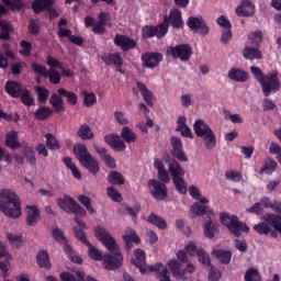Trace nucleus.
Instances as JSON below:
<instances>
[{
    "instance_id": "nucleus-1",
    "label": "nucleus",
    "mask_w": 281,
    "mask_h": 281,
    "mask_svg": "<svg viewBox=\"0 0 281 281\" xmlns=\"http://www.w3.org/2000/svg\"><path fill=\"white\" fill-rule=\"evenodd\" d=\"M0 212L8 218H21V198L12 189H0Z\"/></svg>"
},
{
    "instance_id": "nucleus-2",
    "label": "nucleus",
    "mask_w": 281,
    "mask_h": 281,
    "mask_svg": "<svg viewBox=\"0 0 281 281\" xmlns=\"http://www.w3.org/2000/svg\"><path fill=\"white\" fill-rule=\"evenodd\" d=\"M250 71L255 78L261 85V91L266 98H269L271 93H278L281 89L280 78H278V70H273L270 74H265L258 66H251Z\"/></svg>"
},
{
    "instance_id": "nucleus-3",
    "label": "nucleus",
    "mask_w": 281,
    "mask_h": 281,
    "mask_svg": "<svg viewBox=\"0 0 281 281\" xmlns=\"http://www.w3.org/2000/svg\"><path fill=\"white\" fill-rule=\"evenodd\" d=\"M191 218H196V216H204V236L206 238H214L218 234V223L212 221L214 216V211L207 205H201L199 202H195L191 206Z\"/></svg>"
},
{
    "instance_id": "nucleus-4",
    "label": "nucleus",
    "mask_w": 281,
    "mask_h": 281,
    "mask_svg": "<svg viewBox=\"0 0 281 281\" xmlns=\"http://www.w3.org/2000/svg\"><path fill=\"white\" fill-rule=\"evenodd\" d=\"M56 203L67 214H75V223H77L78 229H87V224L80 220L87 216V211L74 198L64 195V198H58Z\"/></svg>"
},
{
    "instance_id": "nucleus-5",
    "label": "nucleus",
    "mask_w": 281,
    "mask_h": 281,
    "mask_svg": "<svg viewBox=\"0 0 281 281\" xmlns=\"http://www.w3.org/2000/svg\"><path fill=\"white\" fill-rule=\"evenodd\" d=\"M193 131L196 137L203 138L204 146L207 150H214L216 148V134H214V131H212V127L205 121L202 119L195 120Z\"/></svg>"
},
{
    "instance_id": "nucleus-6",
    "label": "nucleus",
    "mask_w": 281,
    "mask_h": 281,
    "mask_svg": "<svg viewBox=\"0 0 281 281\" xmlns=\"http://www.w3.org/2000/svg\"><path fill=\"white\" fill-rule=\"evenodd\" d=\"M169 173L172 177V183L179 192V194H187L188 193V184L183 177H186V169L181 167V164L177 160H171L168 165Z\"/></svg>"
},
{
    "instance_id": "nucleus-7",
    "label": "nucleus",
    "mask_w": 281,
    "mask_h": 281,
    "mask_svg": "<svg viewBox=\"0 0 281 281\" xmlns=\"http://www.w3.org/2000/svg\"><path fill=\"white\" fill-rule=\"evenodd\" d=\"M220 220L222 225H225L227 227L228 232L235 236V238H240L241 234L240 232H245L246 234H249V226L245 222L238 221V216L236 215H229L227 213H221Z\"/></svg>"
},
{
    "instance_id": "nucleus-8",
    "label": "nucleus",
    "mask_w": 281,
    "mask_h": 281,
    "mask_svg": "<svg viewBox=\"0 0 281 281\" xmlns=\"http://www.w3.org/2000/svg\"><path fill=\"white\" fill-rule=\"evenodd\" d=\"M165 27V32L168 34L170 26L173 30H183L186 27V22L183 21V14L179 9H172L168 15L164 16L162 22L160 23Z\"/></svg>"
},
{
    "instance_id": "nucleus-9",
    "label": "nucleus",
    "mask_w": 281,
    "mask_h": 281,
    "mask_svg": "<svg viewBox=\"0 0 281 281\" xmlns=\"http://www.w3.org/2000/svg\"><path fill=\"white\" fill-rule=\"evenodd\" d=\"M167 56L173 58V60H181L188 63L192 58V46L190 44H178L176 46H169L166 50Z\"/></svg>"
},
{
    "instance_id": "nucleus-10",
    "label": "nucleus",
    "mask_w": 281,
    "mask_h": 281,
    "mask_svg": "<svg viewBox=\"0 0 281 281\" xmlns=\"http://www.w3.org/2000/svg\"><path fill=\"white\" fill-rule=\"evenodd\" d=\"M94 236L109 251H117L120 249L117 241H115V238H113L106 228L102 226L94 227Z\"/></svg>"
},
{
    "instance_id": "nucleus-11",
    "label": "nucleus",
    "mask_w": 281,
    "mask_h": 281,
    "mask_svg": "<svg viewBox=\"0 0 281 281\" xmlns=\"http://www.w3.org/2000/svg\"><path fill=\"white\" fill-rule=\"evenodd\" d=\"M187 26L192 32H195V34H200V36H207V34H210V26H207L203 16H189Z\"/></svg>"
},
{
    "instance_id": "nucleus-12",
    "label": "nucleus",
    "mask_w": 281,
    "mask_h": 281,
    "mask_svg": "<svg viewBox=\"0 0 281 281\" xmlns=\"http://www.w3.org/2000/svg\"><path fill=\"white\" fill-rule=\"evenodd\" d=\"M149 192L156 201H165L168 198V187L161 181L156 179H150L147 182Z\"/></svg>"
},
{
    "instance_id": "nucleus-13",
    "label": "nucleus",
    "mask_w": 281,
    "mask_h": 281,
    "mask_svg": "<svg viewBox=\"0 0 281 281\" xmlns=\"http://www.w3.org/2000/svg\"><path fill=\"white\" fill-rule=\"evenodd\" d=\"M166 29L160 24L155 25H145L142 29V37L143 38H166Z\"/></svg>"
},
{
    "instance_id": "nucleus-14",
    "label": "nucleus",
    "mask_w": 281,
    "mask_h": 281,
    "mask_svg": "<svg viewBox=\"0 0 281 281\" xmlns=\"http://www.w3.org/2000/svg\"><path fill=\"white\" fill-rule=\"evenodd\" d=\"M134 256L135 259H132V265H134V267L139 270L142 276H146V273L150 271L151 267L146 265V251L138 248L134 251Z\"/></svg>"
},
{
    "instance_id": "nucleus-15",
    "label": "nucleus",
    "mask_w": 281,
    "mask_h": 281,
    "mask_svg": "<svg viewBox=\"0 0 281 281\" xmlns=\"http://www.w3.org/2000/svg\"><path fill=\"white\" fill-rule=\"evenodd\" d=\"M170 144L172 147L171 155L178 161H188V156L186 155V151H183V142L178 136H172L170 138Z\"/></svg>"
},
{
    "instance_id": "nucleus-16",
    "label": "nucleus",
    "mask_w": 281,
    "mask_h": 281,
    "mask_svg": "<svg viewBox=\"0 0 281 281\" xmlns=\"http://www.w3.org/2000/svg\"><path fill=\"white\" fill-rule=\"evenodd\" d=\"M164 60V54L161 53H145L142 55V63L147 69H155L159 67V63Z\"/></svg>"
},
{
    "instance_id": "nucleus-17",
    "label": "nucleus",
    "mask_w": 281,
    "mask_h": 281,
    "mask_svg": "<svg viewBox=\"0 0 281 281\" xmlns=\"http://www.w3.org/2000/svg\"><path fill=\"white\" fill-rule=\"evenodd\" d=\"M114 45L121 47L122 52H131V49L137 47V42L128 37V35L116 34L114 36Z\"/></svg>"
},
{
    "instance_id": "nucleus-18",
    "label": "nucleus",
    "mask_w": 281,
    "mask_h": 281,
    "mask_svg": "<svg viewBox=\"0 0 281 281\" xmlns=\"http://www.w3.org/2000/svg\"><path fill=\"white\" fill-rule=\"evenodd\" d=\"M59 278L61 281H98V279L87 276V273H85L82 270H77L75 276L71 272H61Z\"/></svg>"
},
{
    "instance_id": "nucleus-19",
    "label": "nucleus",
    "mask_w": 281,
    "mask_h": 281,
    "mask_svg": "<svg viewBox=\"0 0 281 281\" xmlns=\"http://www.w3.org/2000/svg\"><path fill=\"white\" fill-rule=\"evenodd\" d=\"M104 142L108 146L113 148L115 150V153H122V151L126 150V143H124V140H122L120 135L108 134L104 136Z\"/></svg>"
},
{
    "instance_id": "nucleus-20",
    "label": "nucleus",
    "mask_w": 281,
    "mask_h": 281,
    "mask_svg": "<svg viewBox=\"0 0 281 281\" xmlns=\"http://www.w3.org/2000/svg\"><path fill=\"white\" fill-rule=\"evenodd\" d=\"M237 16H254L256 14V5L251 0H243L235 9Z\"/></svg>"
},
{
    "instance_id": "nucleus-21",
    "label": "nucleus",
    "mask_w": 281,
    "mask_h": 281,
    "mask_svg": "<svg viewBox=\"0 0 281 281\" xmlns=\"http://www.w3.org/2000/svg\"><path fill=\"white\" fill-rule=\"evenodd\" d=\"M124 257L121 252H115L114 255H104L103 262L110 271L113 269H120L122 267V262Z\"/></svg>"
},
{
    "instance_id": "nucleus-22",
    "label": "nucleus",
    "mask_w": 281,
    "mask_h": 281,
    "mask_svg": "<svg viewBox=\"0 0 281 281\" xmlns=\"http://www.w3.org/2000/svg\"><path fill=\"white\" fill-rule=\"evenodd\" d=\"M41 221V211L36 205H26V225L29 227H36Z\"/></svg>"
},
{
    "instance_id": "nucleus-23",
    "label": "nucleus",
    "mask_w": 281,
    "mask_h": 281,
    "mask_svg": "<svg viewBox=\"0 0 281 281\" xmlns=\"http://www.w3.org/2000/svg\"><path fill=\"white\" fill-rule=\"evenodd\" d=\"M101 60L108 67H111L112 65L114 67H122L124 65V59L122 58V54L120 53H103L101 55Z\"/></svg>"
},
{
    "instance_id": "nucleus-24",
    "label": "nucleus",
    "mask_w": 281,
    "mask_h": 281,
    "mask_svg": "<svg viewBox=\"0 0 281 281\" xmlns=\"http://www.w3.org/2000/svg\"><path fill=\"white\" fill-rule=\"evenodd\" d=\"M9 260L10 254L5 248V244L0 241V271H2L4 280H8V271H10V268H8Z\"/></svg>"
},
{
    "instance_id": "nucleus-25",
    "label": "nucleus",
    "mask_w": 281,
    "mask_h": 281,
    "mask_svg": "<svg viewBox=\"0 0 281 281\" xmlns=\"http://www.w3.org/2000/svg\"><path fill=\"white\" fill-rule=\"evenodd\" d=\"M80 165L94 177L100 172V161H98L91 154L86 159L81 160Z\"/></svg>"
},
{
    "instance_id": "nucleus-26",
    "label": "nucleus",
    "mask_w": 281,
    "mask_h": 281,
    "mask_svg": "<svg viewBox=\"0 0 281 281\" xmlns=\"http://www.w3.org/2000/svg\"><path fill=\"white\" fill-rule=\"evenodd\" d=\"M228 78L229 80H234V82H247L249 80V72L241 68H231L228 70Z\"/></svg>"
},
{
    "instance_id": "nucleus-27",
    "label": "nucleus",
    "mask_w": 281,
    "mask_h": 281,
    "mask_svg": "<svg viewBox=\"0 0 281 281\" xmlns=\"http://www.w3.org/2000/svg\"><path fill=\"white\" fill-rule=\"evenodd\" d=\"M49 8H54V0H34L32 2V10L34 14H41V12H47Z\"/></svg>"
},
{
    "instance_id": "nucleus-28",
    "label": "nucleus",
    "mask_w": 281,
    "mask_h": 281,
    "mask_svg": "<svg viewBox=\"0 0 281 281\" xmlns=\"http://www.w3.org/2000/svg\"><path fill=\"white\" fill-rule=\"evenodd\" d=\"M5 92L11 98H20L21 93L23 92V86H21V83L18 81L8 80L5 82Z\"/></svg>"
},
{
    "instance_id": "nucleus-29",
    "label": "nucleus",
    "mask_w": 281,
    "mask_h": 281,
    "mask_svg": "<svg viewBox=\"0 0 281 281\" xmlns=\"http://www.w3.org/2000/svg\"><path fill=\"white\" fill-rule=\"evenodd\" d=\"M186 122H188L186 116H179L178 117V126H177L176 131L178 133H180V135L182 137H188L189 139H194V134H192V130L190 127H188V125H186Z\"/></svg>"
},
{
    "instance_id": "nucleus-30",
    "label": "nucleus",
    "mask_w": 281,
    "mask_h": 281,
    "mask_svg": "<svg viewBox=\"0 0 281 281\" xmlns=\"http://www.w3.org/2000/svg\"><path fill=\"white\" fill-rule=\"evenodd\" d=\"M136 87L138 91H140L143 100H145L147 106H153L155 104V102H153V91H150L148 87H146V85H144L142 81H137Z\"/></svg>"
},
{
    "instance_id": "nucleus-31",
    "label": "nucleus",
    "mask_w": 281,
    "mask_h": 281,
    "mask_svg": "<svg viewBox=\"0 0 281 281\" xmlns=\"http://www.w3.org/2000/svg\"><path fill=\"white\" fill-rule=\"evenodd\" d=\"M4 144L8 148L16 150L21 148V143L19 142V133L16 131H11L7 133Z\"/></svg>"
},
{
    "instance_id": "nucleus-32",
    "label": "nucleus",
    "mask_w": 281,
    "mask_h": 281,
    "mask_svg": "<svg viewBox=\"0 0 281 281\" xmlns=\"http://www.w3.org/2000/svg\"><path fill=\"white\" fill-rule=\"evenodd\" d=\"M243 56L246 60H262V52L251 46H245Z\"/></svg>"
},
{
    "instance_id": "nucleus-33",
    "label": "nucleus",
    "mask_w": 281,
    "mask_h": 281,
    "mask_svg": "<svg viewBox=\"0 0 281 281\" xmlns=\"http://www.w3.org/2000/svg\"><path fill=\"white\" fill-rule=\"evenodd\" d=\"M49 104L53 106L54 113H63V111H65V101L63 100V97L56 93L50 95Z\"/></svg>"
},
{
    "instance_id": "nucleus-34",
    "label": "nucleus",
    "mask_w": 281,
    "mask_h": 281,
    "mask_svg": "<svg viewBox=\"0 0 281 281\" xmlns=\"http://www.w3.org/2000/svg\"><path fill=\"white\" fill-rule=\"evenodd\" d=\"M57 93L61 98H66L68 104H71V106H76V104H78V94H76V92L68 91L65 88H59L57 89Z\"/></svg>"
},
{
    "instance_id": "nucleus-35",
    "label": "nucleus",
    "mask_w": 281,
    "mask_h": 281,
    "mask_svg": "<svg viewBox=\"0 0 281 281\" xmlns=\"http://www.w3.org/2000/svg\"><path fill=\"white\" fill-rule=\"evenodd\" d=\"M63 164H65L66 168H68V170L71 171L72 177L75 179H77L78 181H80V179H82V172H80V169H78L76 164H74V161L71 160V157H69V156L64 157Z\"/></svg>"
},
{
    "instance_id": "nucleus-36",
    "label": "nucleus",
    "mask_w": 281,
    "mask_h": 281,
    "mask_svg": "<svg viewBox=\"0 0 281 281\" xmlns=\"http://www.w3.org/2000/svg\"><path fill=\"white\" fill-rule=\"evenodd\" d=\"M212 254L222 265H229L232 262V251L229 250L217 249L213 250Z\"/></svg>"
},
{
    "instance_id": "nucleus-37",
    "label": "nucleus",
    "mask_w": 281,
    "mask_h": 281,
    "mask_svg": "<svg viewBox=\"0 0 281 281\" xmlns=\"http://www.w3.org/2000/svg\"><path fill=\"white\" fill-rule=\"evenodd\" d=\"M74 154L76 155L79 164L83 161V159L90 157L91 153H89V149H87V145L85 144H76L74 146Z\"/></svg>"
},
{
    "instance_id": "nucleus-38",
    "label": "nucleus",
    "mask_w": 281,
    "mask_h": 281,
    "mask_svg": "<svg viewBox=\"0 0 281 281\" xmlns=\"http://www.w3.org/2000/svg\"><path fill=\"white\" fill-rule=\"evenodd\" d=\"M36 260L41 269H52V261H49V254L47 250H41L36 256Z\"/></svg>"
},
{
    "instance_id": "nucleus-39",
    "label": "nucleus",
    "mask_w": 281,
    "mask_h": 281,
    "mask_svg": "<svg viewBox=\"0 0 281 281\" xmlns=\"http://www.w3.org/2000/svg\"><path fill=\"white\" fill-rule=\"evenodd\" d=\"M146 221L147 223H150V225L158 227V229H166V227H168V223H166V220L155 213H150Z\"/></svg>"
},
{
    "instance_id": "nucleus-40",
    "label": "nucleus",
    "mask_w": 281,
    "mask_h": 281,
    "mask_svg": "<svg viewBox=\"0 0 281 281\" xmlns=\"http://www.w3.org/2000/svg\"><path fill=\"white\" fill-rule=\"evenodd\" d=\"M35 120H38L40 122H45V120H49L52 115H54V110L49 106H41L37 109L34 113Z\"/></svg>"
},
{
    "instance_id": "nucleus-41",
    "label": "nucleus",
    "mask_w": 281,
    "mask_h": 281,
    "mask_svg": "<svg viewBox=\"0 0 281 281\" xmlns=\"http://www.w3.org/2000/svg\"><path fill=\"white\" fill-rule=\"evenodd\" d=\"M168 267L175 278H186V271L181 269V262L177 259L168 261Z\"/></svg>"
},
{
    "instance_id": "nucleus-42",
    "label": "nucleus",
    "mask_w": 281,
    "mask_h": 281,
    "mask_svg": "<svg viewBox=\"0 0 281 281\" xmlns=\"http://www.w3.org/2000/svg\"><path fill=\"white\" fill-rule=\"evenodd\" d=\"M77 135L83 142L89 140V139H93L95 137V134H93V131L87 124H82V125L79 126Z\"/></svg>"
},
{
    "instance_id": "nucleus-43",
    "label": "nucleus",
    "mask_w": 281,
    "mask_h": 281,
    "mask_svg": "<svg viewBox=\"0 0 281 281\" xmlns=\"http://www.w3.org/2000/svg\"><path fill=\"white\" fill-rule=\"evenodd\" d=\"M278 168V162L272 158L268 157L265 159L263 166L260 169V175H273Z\"/></svg>"
},
{
    "instance_id": "nucleus-44",
    "label": "nucleus",
    "mask_w": 281,
    "mask_h": 281,
    "mask_svg": "<svg viewBox=\"0 0 281 281\" xmlns=\"http://www.w3.org/2000/svg\"><path fill=\"white\" fill-rule=\"evenodd\" d=\"M121 138L123 142H126V144H135V142H137V134H135L131 127L124 126L121 131Z\"/></svg>"
},
{
    "instance_id": "nucleus-45",
    "label": "nucleus",
    "mask_w": 281,
    "mask_h": 281,
    "mask_svg": "<svg viewBox=\"0 0 281 281\" xmlns=\"http://www.w3.org/2000/svg\"><path fill=\"white\" fill-rule=\"evenodd\" d=\"M108 181L111 183V186H124L125 180H124V176H122V173H120V171H110V173L108 175Z\"/></svg>"
},
{
    "instance_id": "nucleus-46",
    "label": "nucleus",
    "mask_w": 281,
    "mask_h": 281,
    "mask_svg": "<svg viewBox=\"0 0 281 281\" xmlns=\"http://www.w3.org/2000/svg\"><path fill=\"white\" fill-rule=\"evenodd\" d=\"M46 146L49 150H60V143L53 134H45Z\"/></svg>"
},
{
    "instance_id": "nucleus-47",
    "label": "nucleus",
    "mask_w": 281,
    "mask_h": 281,
    "mask_svg": "<svg viewBox=\"0 0 281 281\" xmlns=\"http://www.w3.org/2000/svg\"><path fill=\"white\" fill-rule=\"evenodd\" d=\"M19 98L24 106H34L35 104L34 99L32 98V92L25 88L22 90Z\"/></svg>"
},
{
    "instance_id": "nucleus-48",
    "label": "nucleus",
    "mask_w": 281,
    "mask_h": 281,
    "mask_svg": "<svg viewBox=\"0 0 281 281\" xmlns=\"http://www.w3.org/2000/svg\"><path fill=\"white\" fill-rule=\"evenodd\" d=\"M35 92L37 93V102L45 104L49 99V90L43 87H36Z\"/></svg>"
},
{
    "instance_id": "nucleus-49",
    "label": "nucleus",
    "mask_w": 281,
    "mask_h": 281,
    "mask_svg": "<svg viewBox=\"0 0 281 281\" xmlns=\"http://www.w3.org/2000/svg\"><path fill=\"white\" fill-rule=\"evenodd\" d=\"M72 232L75 234V237L77 238V240H79V243H82V245H91V241H89L87 239V233H85V229L82 228H78V226H75L72 228Z\"/></svg>"
},
{
    "instance_id": "nucleus-50",
    "label": "nucleus",
    "mask_w": 281,
    "mask_h": 281,
    "mask_svg": "<svg viewBox=\"0 0 281 281\" xmlns=\"http://www.w3.org/2000/svg\"><path fill=\"white\" fill-rule=\"evenodd\" d=\"M88 249V256L91 258V260H95L97 262H100V260H104V256L102 255V251L94 248L91 243L90 245H87Z\"/></svg>"
},
{
    "instance_id": "nucleus-51",
    "label": "nucleus",
    "mask_w": 281,
    "mask_h": 281,
    "mask_svg": "<svg viewBox=\"0 0 281 281\" xmlns=\"http://www.w3.org/2000/svg\"><path fill=\"white\" fill-rule=\"evenodd\" d=\"M245 281H262V277L260 276V272L256 268H250L246 271Z\"/></svg>"
},
{
    "instance_id": "nucleus-52",
    "label": "nucleus",
    "mask_w": 281,
    "mask_h": 281,
    "mask_svg": "<svg viewBox=\"0 0 281 281\" xmlns=\"http://www.w3.org/2000/svg\"><path fill=\"white\" fill-rule=\"evenodd\" d=\"M20 54L24 56V58H30L32 56V44L29 41L22 40L20 42Z\"/></svg>"
},
{
    "instance_id": "nucleus-53",
    "label": "nucleus",
    "mask_w": 281,
    "mask_h": 281,
    "mask_svg": "<svg viewBox=\"0 0 281 281\" xmlns=\"http://www.w3.org/2000/svg\"><path fill=\"white\" fill-rule=\"evenodd\" d=\"M4 5H8L13 12L23 10V0H1Z\"/></svg>"
},
{
    "instance_id": "nucleus-54",
    "label": "nucleus",
    "mask_w": 281,
    "mask_h": 281,
    "mask_svg": "<svg viewBox=\"0 0 281 281\" xmlns=\"http://www.w3.org/2000/svg\"><path fill=\"white\" fill-rule=\"evenodd\" d=\"M78 201L81 205H85L89 214H95V209L91 206V198L81 194L78 196Z\"/></svg>"
},
{
    "instance_id": "nucleus-55",
    "label": "nucleus",
    "mask_w": 281,
    "mask_h": 281,
    "mask_svg": "<svg viewBox=\"0 0 281 281\" xmlns=\"http://www.w3.org/2000/svg\"><path fill=\"white\" fill-rule=\"evenodd\" d=\"M83 105L89 108V106H93V104H95V102H98V98L95 97V93L93 92H87L83 91Z\"/></svg>"
},
{
    "instance_id": "nucleus-56",
    "label": "nucleus",
    "mask_w": 281,
    "mask_h": 281,
    "mask_svg": "<svg viewBox=\"0 0 281 281\" xmlns=\"http://www.w3.org/2000/svg\"><path fill=\"white\" fill-rule=\"evenodd\" d=\"M29 34H31V36H38V34H41V22H38V20H30Z\"/></svg>"
},
{
    "instance_id": "nucleus-57",
    "label": "nucleus",
    "mask_w": 281,
    "mask_h": 281,
    "mask_svg": "<svg viewBox=\"0 0 281 281\" xmlns=\"http://www.w3.org/2000/svg\"><path fill=\"white\" fill-rule=\"evenodd\" d=\"M46 78H48L50 85H59L60 83V72L56 69L50 68L46 74Z\"/></svg>"
},
{
    "instance_id": "nucleus-58",
    "label": "nucleus",
    "mask_w": 281,
    "mask_h": 281,
    "mask_svg": "<svg viewBox=\"0 0 281 281\" xmlns=\"http://www.w3.org/2000/svg\"><path fill=\"white\" fill-rule=\"evenodd\" d=\"M108 196L115 203H122V193L114 187H109L106 190Z\"/></svg>"
},
{
    "instance_id": "nucleus-59",
    "label": "nucleus",
    "mask_w": 281,
    "mask_h": 281,
    "mask_svg": "<svg viewBox=\"0 0 281 281\" xmlns=\"http://www.w3.org/2000/svg\"><path fill=\"white\" fill-rule=\"evenodd\" d=\"M23 155L26 161L31 164V166L36 165V154L34 153V149H32V147H25L23 150Z\"/></svg>"
},
{
    "instance_id": "nucleus-60",
    "label": "nucleus",
    "mask_w": 281,
    "mask_h": 281,
    "mask_svg": "<svg viewBox=\"0 0 281 281\" xmlns=\"http://www.w3.org/2000/svg\"><path fill=\"white\" fill-rule=\"evenodd\" d=\"M196 256L199 258V262L206 265V267H212V259H210V255H207L204 249H198Z\"/></svg>"
},
{
    "instance_id": "nucleus-61",
    "label": "nucleus",
    "mask_w": 281,
    "mask_h": 281,
    "mask_svg": "<svg viewBox=\"0 0 281 281\" xmlns=\"http://www.w3.org/2000/svg\"><path fill=\"white\" fill-rule=\"evenodd\" d=\"M225 177L228 181H234V183H239V181H243V175L238 171L227 170L225 172Z\"/></svg>"
},
{
    "instance_id": "nucleus-62",
    "label": "nucleus",
    "mask_w": 281,
    "mask_h": 281,
    "mask_svg": "<svg viewBox=\"0 0 281 281\" xmlns=\"http://www.w3.org/2000/svg\"><path fill=\"white\" fill-rule=\"evenodd\" d=\"M7 238L9 240V243H11V245H13V247H21L23 245V236L21 235H14L12 233H8L7 234Z\"/></svg>"
},
{
    "instance_id": "nucleus-63",
    "label": "nucleus",
    "mask_w": 281,
    "mask_h": 281,
    "mask_svg": "<svg viewBox=\"0 0 281 281\" xmlns=\"http://www.w3.org/2000/svg\"><path fill=\"white\" fill-rule=\"evenodd\" d=\"M52 236L57 243H64L67 240L65 233H63V231L58 227L53 228Z\"/></svg>"
},
{
    "instance_id": "nucleus-64",
    "label": "nucleus",
    "mask_w": 281,
    "mask_h": 281,
    "mask_svg": "<svg viewBox=\"0 0 281 281\" xmlns=\"http://www.w3.org/2000/svg\"><path fill=\"white\" fill-rule=\"evenodd\" d=\"M221 278H223V274L221 273V271H218L216 267L211 266V268L209 269V280L218 281L221 280Z\"/></svg>"
}]
</instances>
